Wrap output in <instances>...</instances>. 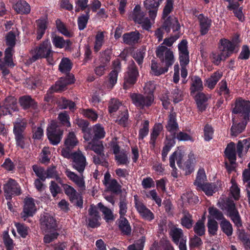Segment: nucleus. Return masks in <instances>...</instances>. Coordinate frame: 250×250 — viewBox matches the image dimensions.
Here are the masks:
<instances>
[{
  "instance_id": "nucleus-1",
  "label": "nucleus",
  "mask_w": 250,
  "mask_h": 250,
  "mask_svg": "<svg viewBox=\"0 0 250 250\" xmlns=\"http://www.w3.org/2000/svg\"><path fill=\"white\" fill-rule=\"evenodd\" d=\"M221 208L237 228H239L242 226L241 216L232 200L228 199L224 202Z\"/></svg>"
},
{
  "instance_id": "nucleus-2",
  "label": "nucleus",
  "mask_w": 250,
  "mask_h": 250,
  "mask_svg": "<svg viewBox=\"0 0 250 250\" xmlns=\"http://www.w3.org/2000/svg\"><path fill=\"white\" fill-rule=\"evenodd\" d=\"M51 45L48 40L44 41L35 51V54L29 59L30 63L40 58L49 59L52 56Z\"/></svg>"
},
{
  "instance_id": "nucleus-3",
  "label": "nucleus",
  "mask_w": 250,
  "mask_h": 250,
  "mask_svg": "<svg viewBox=\"0 0 250 250\" xmlns=\"http://www.w3.org/2000/svg\"><path fill=\"white\" fill-rule=\"evenodd\" d=\"M232 113L239 114L244 122L247 123L250 116V102L249 101L239 99L236 101L235 107L232 110Z\"/></svg>"
},
{
  "instance_id": "nucleus-4",
  "label": "nucleus",
  "mask_w": 250,
  "mask_h": 250,
  "mask_svg": "<svg viewBox=\"0 0 250 250\" xmlns=\"http://www.w3.org/2000/svg\"><path fill=\"white\" fill-rule=\"evenodd\" d=\"M4 196L6 200H10L14 196L21 194V189L17 182L12 179H9L3 185Z\"/></svg>"
},
{
  "instance_id": "nucleus-5",
  "label": "nucleus",
  "mask_w": 250,
  "mask_h": 250,
  "mask_svg": "<svg viewBox=\"0 0 250 250\" xmlns=\"http://www.w3.org/2000/svg\"><path fill=\"white\" fill-rule=\"evenodd\" d=\"M139 76V72L134 62L132 61L129 62L127 72L124 77V87L127 89L130 86L134 84Z\"/></svg>"
},
{
  "instance_id": "nucleus-6",
  "label": "nucleus",
  "mask_w": 250,
  "mask_h": 250,
  "mask_svg": "<svg viewBox=\"0 0 250 250\" xmlns=\"http://www.w3.org/2000/svg\"><path fill=\"white\" fill-rule=\"evenodd\" d=\"M156 56L162 62L165 63L167 67L171 66L174 62V57L173 52L162 44L159 45L156 50Z\"/></svg>"
},
{
  "instance_id": "nucleus-7",
  "label": "nucleus",
  "mask_w": 250,
  "mask_h": 250,
  "mask_svg": "<svg viewBox=\"0 0 250 250\" xmlns=\"http://www.w3.org/2000/svg\"><path fill=\"white\" fill-rule=\"evenodd\" d=\"M63 131L60 129L56 121H51L47 129V137L51 144L53 145L58 144L62 136Z\"/></svg>"
},
{
  "instance_id": "nucleus-8",
  "label": "nucleus",
  "mask_w": 250,
  "mask_h": 250,
  "mask_svg": "<svg viewBox=\"0 0 250 250\" xmlns=\"http://www.w3.org/2000/svg\"><path fill=\"white\" fill-rule=\"evenodd\" d=\"M145 13L141 10L140 6L136 5L134 7L132 18L133 21L141 25L142 28L146 30H149L151 27L150 20L145 17Z\"/></svg>"
},
{
  "instance_id": "nucleus-9",
  "label": "nucleus",
  "mask_w": 250,
  "mask_h": 250,
  "mask_svg": "<svg viewBox=\"0 0 250 250\" xmlns=\"http://www.w3.org/2000/svg\"><path fill=\"white\" fill-rule=\"evenodd\" d=\"M130 98L133 104L140 108L150 106L154 101V96L151 94L132 93L130 94Z\"/></svg>"
},
{
  "instance_id": "nucleus-10",
  "label": "nucleus",
  "mask_w": 250,
  "mask_h": 250,
  "mask_svg": "<svg viewBox=\"0 0 250 250\" xmlns=\"http://www.w3.org/2000/svg\"><path fill=\"white\" fill-rule=\"evenodd\" d=\"M41 228L45 233L57 230V223L54 217L48 213L44 212L40 217Z\"/></svg>"
},
{
  "instance_id": "nucleus-11",
  "label": "nucleus",
  "mask_w": 250,
  "mask_h": 250,
  "mask_svg": "<svg viewBox=\"0 0 250 250\" xmlns=\"http://www.w3.org/2000/svg\"><path fill=\"white\" fill-rule=\"evenodd\" d=\"M169 235L173 241L179 245L180 250H187L186 237L184 236L182 229L175 227H172L169 231Z\"/></svg>"
},
{
  "instance_id": "nucleus-12",
  "label": "nucleus",
  "mask_w": 250,
  "mask_h": 250,
  "mask_svg": "<svg viewBox=\"0 0 250 250\" xmlns=\"http://www.w3.org/2000/svg\"><path fill=\"white\" fill-rule=\"evenodd\" d=\"M72 159H73L72 163L73 168L80 173H83L87 165L85 156L79 151L72 153Z\"/></svg>"
},
{
  "instance_id": "nucleus-13",
  "label": "nucleus",
  "mask_w": 250,
  "mask_h": 250,
  "mask_svg": "<svg viewBox=\"0 0 250 250\" xmlns=\"http://www.w3.org/2000/svg\"><path fill=\"white\" fill-rule=\"evenodd\" d=\"M64 173L69 179L79 188L80 191L85 190L84 177L83 173H80V175H78L68 168L65 169Z\"/></svg>"
},
{
  "instance_id": "nucleus-14",
  "label": "nucleus",
  "mask_w": 250,
  "mask_h": 250,
  "mask_svg": "<svg viewBox=\"0 0 250 250\" xmlns=\"http://www.w3.org/2000/svg\"><path fill=\"white\" fill-rule=\"evenodd\" d=\"M183 155L180 151H174L169 157V166L172 168L171 175L177 178L178 176L177 169L175 167V161L180 168L182 167Z\"/></svg>"
},
{
  "instance_id": "nucleus-15",
  "label": "nucleus",
  "mask_w": 250,
  "mask_h": 250,
  "mask_svg": "<svg viewBox=\"0 0 250 250\" xmlns=\"http://www.w3.org/2000/svg\"><path fill=\"white\" fill-rule=\"evenodd\" d=\"M164 0H145L144 2V7L148 10L150 19L154 20L156 18L158 8Z\"/></svg>"
},
{
  "instance_id": "nucleus-16",
  "label": "nucleus",
  "mask_w": 250,
  "mask_h": 250,
  "mask_svg": "<svg viewBox=\"0 0 250 250\" xmlns=\"http://www.w3.org/2000/svg\"><path fill=\"white\" fill-rule=\"evenodd\" d=\"M135 208L140 215L145 220L151 221L154 218L153 213L134 196Z\"/></svg>"
},
{
  "instance_id": "nucleus-17",
  "label": "nucleus",
  "mask_w": 250,
  "mask_h": 250,
  "mask_svg": "<svg viewBox=\"0 0 250 250\" xmlns=\"http://www.w3.org/2000/svg\"><path fill=\"white\" fill-rule=\"evenodd\" d=\"M36 211V208L33 198L25 199L23 211L21 213V217L25 220L30 216H32Z\"/></svg>"
},
{
  "instance_id": "nucleus-18",
  "label": "nucleus",
  "mask_w": 250,
  "mask_h": 250,
  "mask_svg": "<svg viewBox=\"0 0 250 250\" xmlns=\"http://www.w3.org/2000/svg\"><path fill=\"white\" fill-rule=\"evenodd\" d=\"M74 83L73 76L67 75L65 77H62L56 82L54 85L51 86L53 92H61L65 89L68 84Z\"/></svg>"
},
{
  "instance_id": "nucleus-19",
  "label": "nucleus",
  "mask_w": 250,
  "mask_h": 250,
  "mask_svg": "<svg viewBox=\"0 0 250 250\" xmlns=\"http://www.w3.org/2000/svg\"><path fill=\"white\" fill-rule=\"evenodd\" d=\"M17 100L12 96H9L5 98L2 106H0L1 110L0 112L3 115L11 114L12 111L17 109Z\"/></svg>"
},
{
  "instance_id": "nucleus-20",
  "label": "nucleus",
  "mask_w": 250,
  "mask_h": 250,
  "mask_svg": "<svg viewBox=\"0 0 250 250\" xmlns=\"http://www.w3.org/2000/svg\"><path fill=\"white\" fill-rule=\"evenodd\" d=\"M163 28L167 33L170 32L171 29H172L173 32L175 33V34L177 33L179 35L180 25L177 18L170 16L165 21Z\"/></svg>"
},
{
  "instance_id": "nucleus-21",
  "label": "nucleus",
  "mask_w": 250,
  "mask_h": 250,
  "mask_svg": "<svg viewBox=\"0 0 250 250\" xmlns=\"http://www.w3.org/2000/svg\"><path fill=\"white\" fill-rule=\"evenodd\" d=\"M88 226L92 228L99 227L100 225L99 221L100 216L99 215L97 208L94 206H90L88 209Z\"/></svg>"
},
{
  "instance_id": "nucleus-22",
  "label": "nucleus",
  "mask_w": 250,
  "mask_h": 250,
  "mask_svg": "<svg viewBox=\"0 0 250 250\" xmlns=\"http://www.w3.org/2000/svg\"><path fill=\"white\" fill-rule=\"evenodd\" d=\"M220 42L221 44L220 50L227 58L234 52L236 46V44L225 39H221Z\"/></svg>"
},
{
  "instance_id": "nucleus-23",
  "label": "nucleus",
  "mask_w": 250,
  "mask_h": 250,
  "mask_svg": "<svg viewBox=\"0 0 250 250\" xmlns=\"http://www.w3.org/2000/svg\"><path fill=\"white\" fill-rule=\"evenodd\" d=\"M192 96L194 98L199 110L201 111L205 110L207 107L206 103L211 98L210 95L205 94L200 91Z\"/></svg>"
},
{
  "instance_id": "nucleus-24",
  "label": "nucleus",
  "mask_w": 250,
  "mask_h": 250,
  "mask_svg": "<svg viewBox=\"0 0 250 250\" xmlns=\"http://www.w3.org/2000/svg\"><path fill=\"white\" fill-rule=\"evenodd\" d=\"M199 22L200 32L201 35L207 34L210 28L211 20L203 14H200L198 16Z\"/></svg>"
},
{
  "instance_id": "nucleus-25",
  "label": "nucleus",
  "mask_w": 250,
  "mask_h": 250,
  "mask_svg": "<svg viewBox=\"0 0 250 250\" xmlns=\"http://www.w3.org/2000/svg\"><path fill=\"white\" fill-rule=\"evenodd\" d=\"M76 124L81 128L84 133L83 138L85 140L88 141L92 139L91 129L88 127L89 123L83 119H78L76 120Z\"/></svg>"
},
{
  "instance_id": "nucleus-26",
  "label": "nucleus",
  "mask_w": 250,
  "mask_h": 250,
  "mask_svg": "<svg viewBox=\"0 0 250 250\" xmlns=\"http://www.w3.org/2000/svg\"><path fill=\"white\" fill-rule=\"evenodd\" d=\"M203 89V85L201 79L198 76H193L191 78V83L190 88V95L194 96L195 94L201 91Z\"/></svg>"
},
{
  "instance_id": "nucleus-27",
  "label": "nucleus",
  "mask_w": 250,
  "mask_h": 250,
  "mask_svg": "<svg viewBox=\"0 0 250 250\" xmlns=\"http://www.w3.org/2000/svg\"><path fill=\"white\" fill-rule=\"evenodd\" d=\"M166 128L169 132L174 134L178 130V124L177 122L176 114L175 112H171L169 114Z\"/></svg>"
},
{
  "instance_id": "nucleus-28",
  "label": "nucleus",
  "mask_w": 250,
  "mask_h": 250,
  "mask_svg": "<svg viewBox=\"0 0 250 250\" xmlns=\"http://www.w3.org/2000/svg\"><path fill=\"white\" fill-rule=\"evenodd\" d=\"M14 10L19 14H27L30 12V5L25 0H19L13 6Z\"/></svg>"
},
{
  "instance_id": "nucleus-29",
  "label": "nucleus",
  "mask_w": 250,
  "mask_h": 250,
  "mask_svg": "<svg viewBox=\"0 0 250 250\" xmlns=\"http://www.w3.org/2000/svg\"><path fill=\"white\" fill-rule=\"evenodd\" d=\"M140 34L138 31L131 32L124 34V42L129 45L137 43L140 40Z\"/></svg>"
},
{
  "instance_id": "nucleus-30",
  "label": "nucleus",
  "mask_w": 250,
  "mask_h": 250,
  "mask_svg": "<svg viewBox=\"0 0 250 250\" xmlns=\"http://www.w3.org/2000/svg\"><path fill=\"white\" fill-rule=\"evenodd\" d=\"M225 154L231 164H234L236 159L235 144L233 142L229 144L225 149Z\"/></svg>"
},
{
  "instance_id": "nucleus-31",
  "label": "nucleus",
  "mask_w": 250,
  "mask_h": 250,
  "mask_svg": "<svg viewBox=\"0 0 250 250\" xmlns=\"http://www.w3.org/2000/svg\"><path fill=\"white\" fill-rule=\"evenodd\" d=\"M250 147V139L247 138L241 141H239L237 146V153L239 157H242L243 152L246 153Z\"/></svg>"
},
{
  "instance_id": "nucleus-32",
  "label": "nucleus",
  "mask_w": 250,
  "mask_h": 250,
  "mask_svg": "<svg viewBox=\"0 0 250 250\" xmlns=\"http://www.w3.org/2000/svg\"><path fill=\"white\" fill-rule=\"evenodd\" d=\"M52 42L56 47L59 48L63 47L68 48L71 45V42L69 40H64L63 38L57 36L52 38Z\"/></svg>"
},
{
  "instance_id": "nucleus-33",
  "label": "nucleus",
  "mask_w": 250,
  "mask_h": 250,
  "mask_svg": "<svg viewBox=\"0 0 250 250\" xmlns=\"http://www.w3.org/2000/svg\"><path fill=\"white\" fill-rule=\"evenodd\" d=\"M26 127V122L22 120L14 123L13 132L15 137L25 136L24 130Z\"/></svg>"
},
{
  "instance_id": "nucleus-34",
  "label": "nucleus",
  "mask_w": 250,
  "mask_h": 250,
  "mask_svg": "<svg viewBox=\"0 0 250 250\" xmlns=\"http://www.w3.org/2000/svg\"><path fill=\"white\" fill-rule=\"evenodd\" d=\"M80 113L84 117L88 119L92 122H96L98 118L97 112L92 108H81Z\"/></svg>"
},
{
  "instance_id": "nucleus-35",
  "label": "nucleus",
  "mask_w": 250,
  "mask_h": 250,
  "mask_svg": "<svg viewBox=\"0 0 250 250\" xmlns=\"http://www.w3.org/2000/svg\"><path fill=\"white\" fill-rule=\"evenodd\" d=\"M92 130L94 135L91 133L92 137L90 140L95 141L96 140L103 139L104 137L105 132L104 128L101 125L96 124L94 125L92 128Z\"/></svg>"
},
{
  "instance_id": "nucleus-36",
  "label": "nucleus",
  "mask_w": 250,
  "mask_h": 250,
  "mask_svg": "<svg viewBox=\"0 0 250 250\" xmlns=\"http://www.w3.org/2000/svg\"><path fill=\"white\" fill-rule=\"evenodd\" d=\"M85 148L86 149H89L93 150L100 155H104V146L101 141L95 142L94 141H92L91 142L88 143Z\"/></svg>"
},
{
  "instance_id": "nucleus-37",
  "label": "nucleus",
  "mask_w": 250,
  "mask_h": 250,
  "mask_svg": "<svg viewBox=\"0 0 250 250\" xmlns=\"http://www.w3.org/2000/svg\"><path fill=\"white\" fill-rule=\"evenodd\" d=\"M18 35V30L16 28L12 29V30L9 32L5 36V42L8 47L13 49L16 44V35Z\"/></svg>"
},
{
  "instance_id": "nucleus-38",
  "label": "nucleus",
  "mask_w": 250,
  "mask_h": 250,
  "mask_svg": "<svg viewBox=\"0 0 250 250\" xmlns=\"http://www.w3.org/2000/svg\"><path fill=\"white\" fill-rule=\"evenodd\" d=\"M37 39L40 40L47 28V20L45 19H40L37 21Z\"/></svg>"
},
{
  "instance_id": "nucleus-39",
  "label": "nucleus",
  "mask_w": 250,
  "mask_h": 250,
  "mask_svg": "<svg viewBox=\"0 0 250 250\" xmlns=\"http://www.w3.org/2000/svg\"><path fill=\"white\" fill-rule=\"evenodd\" d=\"M119 228L124 234L128 235L131 233V227L125 217H120L119 220Z\"/></svg>"
},
{
  "instance_id": "nucleus-40",
  "label": "nucleus",
  "mask_w": 250,
  "mask_h": 250,
  "mask_svg": "<svg viewBox=\"0 0 250 250\" xmlns=\"http://www.w3.org/2000/svg\"><path fill=\"white\" fill-rule=\"evenodd\" d=\"M62 187L65 193L69 197L71 201L78 199L79 194L74 188L67 184H64Z\"/></svg>"
},
{
  "instance_id": "nucleus-41",
  "label": "nucleus",
  "mask_w": 250,
  "mask_h": 250,
  "mask_svg": "<svg viewBox=\"0 0 250 250\" xmlns=\"http://www.w3.org/2000/svg\"><path fill=\"white\" fill-rule=\"evenodd\" d=\"M89 18V9L86 11L85 14H83L78 18V26L80 30H83L86 27Z\"/></svg>"
},
{
  "instance_id": "nucleus-42",
  "label": "nucleus",
  "mask_w": 250,
  "mask_h": 250,
  "mask_svg": "<svg viewBox=\"0 0 250 250\" xmlns=\"http://www.w3.org/2000/svg\"><path fill=\"white\" fill-rule=\"evenodd\" d=\"M78 142L74 132H69L64 142L66 147L69 149H72Z\"/></svg>"
},
{
  "instance_id": "nucleus-43",
  "label": "nucleus",
  "mask_w": 250,
  "mask_h": 250,
  "mask_svg": "<svg viewBox=\"0 0 250 250\" xmlns=\"http://www.w3.org/2000/svg\"><path fill=\"white\" fill-rule=\"evenodd\" d=\"M206 179L207 177L204 169L203 168H200L198 171L196 179L194 184L198 188L206 184L205 182Z\"/></svg>"
},
{
  "instance_id": "nucleus-44",
  "label": "nucleus",
  "mask_w": 250,
  "mask_h": 250,
  "mask_svg": "<svg viewBox=\"0 0 250 250\" xmlns=\"http://www.w3.org/2000/svg\"><path fill=\"white\" fill-rule=\"evenodd\" d=\"M19 102L21 105L24 108L27 109L30 107H34L35 101L29 96H24L20 98Z\"/></svg>"
},
{
  "instance_id": "nucleus-45",
  "label": "nucleus",
  "mask_w": 250,
  "mask_h": 250,
  "mask_svg": "<svg viewBox=\"0 0 250 250\" xmlns=\"http://www.w3.org/2000/svg\"><path fill=\"white\" fill-rule=\"evenodd\" d=\"M14 49L11 47H7L5 51L4 58V68L6 65L13 66L12 56L14 53Z\"/></svg>"
},
{
  "instance_id": "nucleus-46",
  "label": "nucleus",
  "mask_w": 250,
  "mask_h": 250,
  "mask_svg": "<svg viewBox=\"0 0 250 250\" xmlns=\"http://www.w3.org/2000/svg\"><path fill=\"white\" fill-rule=\"evenodd\" d=\"M221 77L222 74L218 72L214 73L210 78L207 80L206 84L208 87L210 89L213 88Z\"/></svg>"
},
{
  "instance_id": "nucleus-47",
  "label": "nucleus",
  "mask_w": 250,
  "mask_h": 250,
  "mask_svg": "<svg viewBox=\"0 0 250 250\" xmlns=\"http://www.w3.org/2000/svg\"><path fill=\"white\" fill-rule=\"evenodd\" d=\"M219 89L218 93L220 95H223L225 99L228 100L230 96V91L228 88L227 83L226 81L222 80L219 83Z\"/></svg>"
},
{
  "instance_id": "nucleus-48",
  "label": "nucleus",
  "mask_w": 250,
  "mask_h": 250,
  "mask_svg": "<svg viewBox=\"0 0 250 250\" xmlns=\"http://www.w3.org/2000/svg\"><path fill=\"white\" fill-rule=\"evenodd\" d=\"M112 50L107 48L104 51L100 52V61L102 64L107 65L111 60Z\"/></svg>"
},
{
  "instance_id": "nucleus-49",
  "label": "nucleus",
  "mask_w": 250,
  "mask_h": 250,
  "mask_svg": "<svg viewBox=\"0 0 250 250\" xmlns=\"http://www.w3.org/2000/svg\"><path fill=\"white\" fill-rule=\"evenodd\" d=\"M98 206L104 215V219L106 222H108L114 219L113 214L111 209L105 207L101 203H98Z\"/></svg>"
},
{
  "instance_id": "nucleus-50",
  "label": "nucleus",
  "mask_w": 250,
  "mask_h": 250,
  "mask_svg": "<svg viewBox=\"0 0 250 250\" xmlns=\"http://www.w3.org/2000/svg\"><path fill=\"white\" fill-rule=\"evenodd\" d=\"M104 34L103 32H98L95 37L94 50L97 52L99 51L104 42Z\"/></svg>"
},
{
  "instance_id": "nucleus-51",
  "label": "nucleus",
  "mask_w": 250,
  "mask_h": 250,
  "mask_svg": "<svg viewBox=\"0 0 250 250\" xmlns=\"http://www.w3.org/2000/svg\"><path fill=\"white\" fill-rule=\"evenodd\" d=\"M59 68L60 71L62 73H67L70 71L72 68V63L70 60L67 58H62Z\"/></svg>"
},
{
  "instance_id": "nucleus-52",
  "label": "nucleus",
  "mask_w": 250,
  "mask_h": 250,
  "mask_svg": "<svg viewBox=\"0 0 250 250\" xmlns=\"http://www.w3.org/2000/svg\"><path fill=\"white\" fill-rule=\"evenodd\" d=\"M163 126L161 124H155L150 134V143L154 145L157 137L163 130Z\"/></svg>"
},
{
  "instance_id": "nucleus-53",
  "label": "nucleus",
  "mask_w": 250,
  "mask_h": 250,
  "mask_svg": "<svg viewBox=\"0 0 250 250\" xmlns=\"http://www.w3.org/2000/svg\"><path fill=\"white\" fill-rule=\"evenodd\" d=\"M222 231L228 236L231 235L233 231L232 226L230 223L226 219H224L220 223Z\"/></svg>"
},
{
  "instance_id": "nucleus-54",
  "label": "nucleus",
  "mask_w": 250,
  "mask_h": 250,
  "mask_svg": "<svg viewBox=\"0 0 250 250\" xmlns=\"http://www.w3.org/2000/svg\"><path fill=\"white\" fill-rule=\"evenodd\" d=\"M246 122L243 121L242 123L237 124H233L231 127V134L233 136H237L241 133L245 128L246 124Z\"/></svg>"
},
{
  "instance_id": "nucleus-55",
  "label": "nucleus",
  "mask_w": 250,
  "mask_h": 250,
  "mask_svg": "<svg viewBox=\"0 0 250 250\" xmlns=\"http://www.w3.org/2000/svg\"><path fill=\"white\" fill-rule=\"evenodd\" d=\"M207 227L208 233L212 235L216 234L218 228V223L215 220L211 218L210 216L208 217Z\"/></svg>"
},
{
  "instance_id": "nucleus-56",
  "label": "nucleus",
  "mask_w": 250,
  "mask_h": 250,
  "mask_svg": "<svg viewBox=\"0 0 250 250\" xmlns=\"http://www.w3.org/2000/svg\"><path fill=\"white\" fill-rule=\"evenodd\" d=\"M168 67L165 66L164 67H159L157 63L153 60L151 61V69L154 74L156 76H159L164 74L168 71Z\"/></svg>"
},
{
  "instance_id": "nucleus-57",
  "label": "nucleus",
  "mask_w": 250,
  "mask_h": 250,
  "mask_svg": "<svg viewBox=\"0 0 250 250\" xmlns=\"http://www.w3.org/2000/svg\"><path fill=\"white\" fill-rule=\"evenodd\" d=\"M149 131V121L145 120L141 125V127L139 131L138 138L139 140L143 139L148 135Z\"/></svg>"
},
{
  "instance_id": "nucleus-58",
  "label": "nucleus",
  "mask_w": 250,
  "mask_h": 250,
  "mask_svg": "<svg viewBox=\"0 0 250 250\" xmlns=\"http://www.w3.org/2000/svg\"><path fill=\"white\" fill-rule=\"evenodd\" d=\"M181 224L187 229H190L192 227L193 220L192 216L188 212H184V215L181 219Z\"/></svg>"
},
{
  "instance_id": "nucleus-59",
  "label": "nucleus",
  "mask_w": 250,
  "mask_h": 250,
  "mask_svg": "<svg viewBox=\"0 0 250 250\" xmlns=\"http://www.w3.org/2000/svg\"><path fill=\"white\" fill-rule=\"evenodd\" d=\"M115 157L118 165H125L129 163L127 155L124 151L115 155Z\"/></svg>"
},
{
  "instance_id": "nucleus-60",
  "label": "nucleus",
  "mask_w": 250,
  "mask_h": 250,
  "mask_svg": "<svg viewBox=\"0 0 250 250\" xmlns=\"http://www.w3.org/2000/svg\"><path fill=\"white\" fill-rule=\"evenodd\" d=\"M145 241V237L142 236L135 243L129 245L127 247V250H143Z\"/></svg>"
},
{
  "instance_id": "nucleus-61",
  "label": "nucleus",
  "mask_w": 250,
  "mask_h": 250,
  "mask_svg": "<svg viewBox=\"0 0 250 250\" xmlns=\"http://www.w3.org/2000/svg\"><path fill=\"white\" fill-rule=\"evenodd\" d=\"M60 106L62 109H66L68 108L70 110L73 111L76 109V104L74 102L67 100L65 98H62V100L60 101Z\"/></svg>"
},
{
  "instance_id": "nucleus-62",
  "label": "nucleus",
  "mask_w": 250,
  "mask_h": 250,
  "mask_svg": "<svg viewBox=\"0 0 250 250\" xmlns=\"http://www.w3.org/2000/svg\"><path fill=\"white\" fill-rule=\"evenodd\" d=\"M208 212L211 217L217 220L223 221L226 219L221 211L214 207H210L208 208Z\"/></svg>"
},
{
  "instance_id": "nucleus-63",
  "label": "nucleus",
  "mask_w": 250,
  "mask_h": 250,
  "mask_svg": "<svg viewBox=\"0 0 250 250\" xmlns=\"http://www.w3.org/2000/svg\"><path fill=\"white\" fill-rule=\"evenodd\" d=\"M57 28L58 31L65 36L70 37L72 36V34L65 27L64 24L59 19L56 21Z\"/></svg>"
},
{
  "instance_id": "nucleus-64",
  "label": "nucleus",
  "mask_w": 250,
  "mask_h": 250,
  "mask_svg": "<svg viewBox=\"0 0 250 250\" xmlns=\"http://www.w3.org/2000/svg\"><path fill=\"white\" fill-rule=\"evenodd\" d=\"M198 189L203 190L207 195L211 196L215 192V186L214 184L206 183Z\"/></svg>"
}]
</instances>
